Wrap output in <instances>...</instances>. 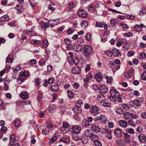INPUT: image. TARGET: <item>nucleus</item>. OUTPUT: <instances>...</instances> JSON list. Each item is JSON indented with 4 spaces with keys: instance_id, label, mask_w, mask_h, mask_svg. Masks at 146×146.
Segmentation results:
<instances>
[{
    "instance_id": "obj_1",
    "label": "nucleus",
    "mask_w": 146,
    "mask_h": 146,
    "mask_svg": "<svg viewBox=\"0 0 146 146\" xmlns=\"http://www.w3.org/2000/svg\"><path fill=\"white\" fill-rule=\"evenodd\" d=\"M68 54L70 56L68 58L69 63L72 65H73V64L75 65L78 64L79 62V60L75 53L73 54L72 52H69Z\"/></svg>"
},
{
    "instance_id": "obj_2",
    "label": "nucleus",
    "mask_w": 146,
    "mask_h": 146,
    "mask_svg": "<svg viewBox=\"0 0 146 146\" xmlns=\"http://www.w3.org/2000/svg\"><path fill=\"white\" fill-rule=\"evenodd\" d=\"M111 96L108 97L109 99L111 100L115 101L116 99L119 95V93L114 89H111L110 91Z\"/></svg>"
},
{
    "instance_id": "obj_3",
    "label": "nucleus",
    "mask_w": 146,
    "mask_h": 146,
    "mask_svg": "<svg viewBox=\"0 0 146 146\" xmlns=\"http://www.w3.org/2000/svg\"><path fill=\"white\" fill-rule=\"evenodd\" d=\"M92 51L93 48L91 46L86 45L84 48L83 53L85 56L87 57L92 52Z\"/></svg>"
},
{
    "instance_id": "obj_4",
    "label": "nucleus",
    "mask_w": 146,
    "mask_h": 146,
    "mask_svg": "<svg viewBox=\"0 0 146 146\" xmlns=\"http://www.w3.org/2000/svg\"><path fill=\"white\" fill-rule=\"evenodd\" d=\"M90 111L92 114L94 115H97L100 113L99 108L96 106H93L90 108Z\"/></svg>"
},
{
    "instance_id": "obj_5",
    "label": "nucleus",
    "mask_w": 146,
    "mask_h": 146,
    "mask_svg": "<svg viewBox=\"0 0 146 146\" xmlns=\"http://www.w3.org/2000/svg\"><path fill=\"white\" fill-rule=\"evenodd\" d=\"M72 132H74L76 133H79L81 129V127L77 125H74L72 127Z\"/></svg>"
},
{
    "instance_id": "obj_6",
    "label": "nucleus",
    "mask_w": 146,
    "mask_h": 146,
    "mask_svg": "<svg viewBox=\"0 0 146 146\" xmlns=\"http://www.w3.org/2000/svg\"><path fill=\"white\" fill-rule=\"evenodd\" d=\"M77 14L78 16L83 18H85L88 16L87 13L82 9H80L78 11Z\"/></svg>"
},
{
    "instance_id": "obj_7",
    "label": "nucleus",
    "mask_w": 146,
    "mask_h": 146,
    "mask_svg": "<svg viewBox=\"0 0 146 146\" xmlns=\"http://www.w3.org/2000/svg\"><path fill=\"white\" fill-rule=\"evenodd\" d=\"M72 74H78L81 72V69L78 66H76L72 70Z\"/></svg>"
},
{
    "instance_id": "obj_8",
    "label": "nucleus",
    "mask_w": 146,
    "mask_h": 146,
    "mask_svg": "<svg viewBox=\"0 0 146 146\" xmlns=\"http://www.w3.org/2000/svg\"><path fill=\"white\" fill-rule=\"evenodd\" d=\"M92 130L95 132L98 133L100 131V129L98 126L96 124H93L91 126Z\"/></svg>"
},
{
    "instance_id": "obj_9",
    "label": "nucleus",
    "mask_w": 146,
    "mask_h": 146,
    "mask_svg": "<svg viewBox=\"0 0 146 146\" xmlns=\"http://www.w3.org/2000/svg\"><path fill=\"white\" fill-rule=\"evenodd\" d=\"M133 71V69H131L125 72L124 74V77L127 78H129L132 76Z\"/></svg>"
},
{
    "instance_id": "obj_10",
    "label": "nucleus",
    "mask_w": 146,
    "mask_h": 146,
    "mask_svg": "<svg viewBox=\"0 0 146 146\" xmlns=\"http://www.w3.org/2000/svg\"><path fill=\"white\" fill-rule=\"evenodd\" d=\"M20 96L23 100L27 99L29 97L28 93L25 91H23L20 94Z\"/></svg>"
},
{
    "instance_id": "obj_11",
    "label": "nucleus",
    "mask_w": 146,
    "mask_h": 146,
    "mask_svg": "<svg viewBox=\"0 0 146 146\" xmlns=\"http://www.w3.org/2000/svg\"><path fill=\"white\" fill-rule=\"evenodd\" d=\"M15 137L13 135H11L9 139L10 141L9 146H16L15 143Z\"/></svg>"
},
{
    "instance_id": "obj_12",
    "label": "nucleus",
    "mask_w": 146,
    "mask_h": 146,
    "mask_svg": "<svg viewBox=\"0 0 146 146\" xmlns=\"http://www.w3.org/2000/svg\"><path fill=\"white\" fill-rule=\"evenodd\" d=\"M114 133L117 137H120L122 136L121 131L119 128L117 129L114 131Z\"/></svg>"
},
{
    "instance_id": "obj_13",
    "label": "nucleus",
    "mask_w": 146,
    "mask_h": 146,
    "mask_svg": "<svg viewBox=\"0 0 146 146\" xmlns=\"http://www.w3.org/2000/svg\"><path fill=\"white\" fill-rule=\"evenodd\" d=\"M72 110L76 114H80L82 112L80 107L75 106L72 108Z\"/></svg>"
},
{
    "instance_id": "obj_14",
    "label": "nucleus",
    "mask_w": 146,
    "mask_h": 146,
    "mask_svg": "<svg viewBox=\"0 0 146 146\" xmlns=\"http://www.w3.org/2000/svg\"><path fill=\"white\" fill-rule=\"evenodd\" d=\"M118 123L121 127L123 128L126 127L127 125V122L124 120H120L118 121Z\"/></svg>"
},
{
    "instance_id": "obj_15",
    "label": "nucleus",
    "mask_w": 146,
    "mask_h": 146,
    "mask_svg": "<svg viewBox=\"0 0 146 146\" xmlns=\"http://www.w3.org/2000/svg\"><path fill=\"white\" fill-rule=\"evenodd\" d=\"M100 91L102 94L106 93L108 92V88L104 85H102L100 87Z\"/></svg>"
},
{
    "instance_id": "obj_16",
    "label": "nucleus",
    "mask_w": 146,
    "mask_h": 146,
    "mask_svg": "<svg viewBox=\"0 0 146 146\" xmlns=\"http://www.w3.org/2000/svg\"><path fill=\"white\" fill-rule=\"evenodd\" d=\"M102 75L101 72H98L95 75V78L96 80L98 82H101L102 80Z\"/></svg>"
},
{
    "instance_id": "obj_17",
    "label": "nucleus",
    "mask_w": 146,
    "mask_h": 146,
    "mask_svg": "<svg viewBox=\"0 0 146 146\" xmlns=\"http://www.w3.org/2000/svg\"><path fill=\"white\" fill-rule=\"evenodd\" d=\"M138 138L139 141L142 143H144L146 141V138L143 134H140Z\"/></svg>"
},
{
    "instance_id": "obj_18",
    "label": "nucleus",
    "mask_w": 146,
    "mask_h": 146,
    "mask_svg": "<svg viewBox=\"0 0 146 146\" xmlns=\"http://www.w3.org/2000/svg\"><path fill=\"white\" fill-rule=\"evenodd\" d=\"M9 20L8 16L5 15L0 17V22L7 21Z\"/></svg>"
},
{
    "instance_id": "obj_19",
    "label": "nucleus",
    "mask_w": 146,
    "mask_h": 146,
    "mask_svg": "<svg viewBox=\"0 0 146 146\" xmlns=\"http://www.w3.org/2000/svg\"><path fill=\"white\" fill-rule=\"evenodd\" d=\"M112 55L115 56H117L119 55H121V54L119 52L118 50L116 48H113L112 50Z\"/></svg>"
},
{
    "instance_id": "obj_20",
    "label": "nucleus",
    "mask_w": 146,
    "mask_h": 146,
    "mask_svg": "<svg viewBox=\"0 0 146 146\" xmlns=\"http://www.w3.org/2000/svg\"><path fill=\"white\" fill-rule=\"evenodd\" d=\"M81 123L82 125L84 127H88L90 125V123L88 122L86 119H83Z\"/></svg>"
},
{
    "instance_id": "obj_21",
    "label": "nucleus",
    "mask_w": 146,
    "mask_h": 146,
    "mask_svg": "<svg viewBox=\"0 0 146 146\" xmlns=\"http://www.w3.org/2000/svg\"><path fill=\"white\" fill-rule=\"evenodd\" d=\"M90 138L92 141L94 142L98 140L99 139L97 135L94 134H92Z\"/></svg>"
},
{
    "instance_id": "obj_22",
    "label": "nucleus",
    "mask_w": 146,
    "mask_h": 146,
    "mask_svg": "<svg viewBox=\"0 0 146 146\" xmlns=\"http://www.w3.org/2000/svg\"><path fill=\"white\" fill-rule=\"evenodd\" d=\"M11 54H9L6 58V62L7 63H11L13 61Z\"/></svg>"
},
{
    "instance_id": "obj_23",
    "label": "nucleus",
    "mask_w": 146,
    "mask_h": 146,
    "mask_svg": "<svg viewBox=\"0 0 146 146\" xmlns=\"http://www.w3.org/2000/svg\"><path fill=\"white\" fill-rule=\"evenodd\" d=\"M85 135L87 137H90L91 136L92 134L91 131L89 129H87L84 132Z\"/></svg>"
},
{
    "instance_id": "obj_24",
    "label": "nucleus",
    "mask_w": 146,
    "mask_h": 146,
    "mask_svg": "<svg viewBox=\"0 0 146 146\" xmlns=\"http://www.w3.org/2000/svg\"><path fill=\"white\" fill-rule=\"evenodd\" d=\"M97 98L98 100L100 102H103L105 99V97L102 95H99L98 96Z\"/></svg>"
},
{
    "instance_id": "obj_25",
    "label": "nucleus",
    "mask_w": 146,
    "mask_h": 146,
    "mask_svg": "<svg viewBox=\"0 0 146 146\" xmlns=\"http://www.w3.org/2000/svg\"><path fill=\"white\" fill-rule=\"evenodd\" d=\"M48 44V42L46 38H44L42 41V45L45 48H46Z\"/></svg>"
},
{
    "instance_id": "obj_26",
    "label": "nucleus",
    "mask_w": 146,
    "mask_h": 146,
    "mask_svg": "<svg viewBox=\"0 0 146 146\" xmlns=\"http://www.w3.org/2000/svg\"><path fill=\"white\" fill-rule=\"evenodd\" d=\"M50 89L52 91L56 92L58 90L59 87L57 85H52L51 86Z\"/></svg>"
},
{
    "instance_id": "obj_27",
    "label": "nucleus",
    "mask_w": 146,
    "mask_h": 146,
    "mask_svg": "<svg viewBox=\"0 0 146 146\" xmlns=\"http://www.w3.org/2000/svg\"><path fill=\"white\" fill-rule=\"evenodd\" d=\"M55 106L54 105H51L49 107L48 110L50 112H52L55 111Z\"/></svg>"
},
{
    "instance_id": "obj_28",
    "label": "nucleus",
    "mask_w": 146,
    "mask_h": 146,
    "mask_svg": "<svg viewBox=\"0 0 146 146\" xmlns=\"http://www.w3.org/2000/svg\"><path fill=\"white\" fill-rule=\"evenodd\" d=\"M60 129L61 132L65 133L69 131V128L61 127H60Z\"/></svg>"
},
{
    "instance_id": "obj_29",
    "label": "nucleus",
    "mask_w": 146,
    "mask_h": 146,
    "mask_svg": "<svg viewBox=\"0 0 146 146\" xmlns=\"http://www.w3.org/2000/svg\"><path fill=\"white\" fill-rule=\"evenodd\" d=\"M19 75L21 76H24L27 77L29 76V73L26 71H21L20 72Z\"/></svg>"
},
{
    "instance_id": "obj_30",
    "label": "nucleus",
    "mask_w": 146,
    "mask_h": 146,
    "mask_svg": "<svg viewBox=\"0 0 146 146\" xmlns=\"http://www.w3.org/2000/svg\"><path fill=\"white\" fill-rule=\"evenodd\" d=\"M106 119L107 118L104 115H101L100 117V120L101 122L105 123Z\"/></svg>"
},
{
    "instance_id": "obj_31",
    "label": "nucleus",
    "mask_w": 146,
    "mask_h": 146,
    "mask_svg": "<svg viewBox=\"0 0 146 146\" xmlns=\"http://www.w3.org/2000/svg\"><path fill=\"white\" fill-rule=\"evenodd\" d=\"M133 103L136 106H140L141 105V102L138 100H135L133 101Z\"/></svg>"
},
{
    "instance_id": "obj_32",
    "label": "nucleus",
    "mask_w": 146,
    "mask_h": 146,
    "mask_svg": "<svg viewBox=\"0 0 146 146\" xmlns=\"http://www.w3.org/2000/svg\"><path fill=\"white\" fill-rule=\"evenodd\" d=\"M92 74L90 73L86 76V77L84 80V81L88 82L89 80L92 78Z\"/></svg>"
},
{
    "instance_id": "obj_33",
    "label": "nucleus",
    "mask_w": 146,
    "mask_h": 146,
    "mask_svg": "<svg viewBox=\"0 0 146 146\" xmlns=\"http://www.w3.org/2000/svg\"><path fill=\"white\" fill-rule=\"evenodd\" d=\"M83 102L82 100L80 99L77 101L75 103V106L80 107L81 105L82 104Z\"/></svg>"
},
{
    "instance_id": "obj_34",
    "label": "nucleus",
    "mask_w": 146,
    "mask_h": 146,
    "mask_svg": "<svg viewBox=\"0 0 146 146\" xmlns=\"http://www.w3.org/2000/svg\"><path fill=\"white\" fill-rule=\"evenodd\" d=\"M120 25L124 30H127L129 29V27L126 24L121 23H120Z\"/></svg>"
},
{
    "instance_id": "obj_35",
    "label": "nucleus",
    "mask_w": 146,
    "mask_h": 146,
    "mask_svg": "<svg viewBox=\"0 0 146 146\" xmlns=\"http://www.w3.org/2000/svg\"><path fill=\"white\" fill-rule=\"evenodd\" d=\"M86 40L89 41H90L92 39V35L90 33H87L86 36Z\"/></svg>"
},
{
    "instance_id": "obj_36",
    "label": "nucleus",
    "mask_w": 146,
    "mask_h": 146,
    "mask_svg": "<svg viewBox=\"0 0 146 146\" xmlns=\"http://www.w3.org/2000/svg\"><path fill=\"white\" fill-rule=\"evenodd\" d=\"M115 112L117 113L120 114H123L124 113V110L121 108H117Z\"/></svg>"
},
{
    "instance_id": "obj_37",
    "label": "nucleus",
    "mask_w": 146,
    "mask_h": 146,
    "mask_svg": "<svg viewBox=\"0 0 146 146\" xmlns=\"http://www.w3.org/2000/svg\"><path fill=\"white\" fill-rule=\"evenodd\" d=\"M130 116V113H126L124 114L123 116L125 119L127 120L129 119Z\"/></svg>"
},
{
    "instance_id": "obj_38",
    "label": "nucleus",
    "mask_w": 146,
    "mask_h": 146,
    "mask_svg": "<svg viewBox=\"0 0 146 146\" xmlns=\"http://www.w3.org/2000/svg\"><path fill=\"white\" fill-rule=\"evenodd\" d=\"M103 131L105 132V133H107V134H111L112 131L110 129H108V128H105L103 129Z\"/></svg>"
},
{
    "instance_id": "obj_39",
    "label": "nucleus",
    "mask_w": 146,
    "mask_h": 146,
    "mask_svg": "<svg viewBox=\"0 0 146 146\" xmlns=\"http://www.w3.org/2000/svg\"><path fill=\"white\" fill-rule=\"evenodd\" d=\"M68 96L69 98H72L74 96V93L70 90H68L67 91Z\"/></svg>"
},
{
    "instance_id": "obj_40",
    "label": "nucleus",
    "mask_w": 146,
    "mask_h": 146,
    "mask_svg": "<svg viewBox=\"0 0 146 146\" xmlns=\"http://www.w3.org/2000/svg\"><path fill=\"white\" fill-rule=\"evenodd\" d=\"M125 131L131 134H133L134 133V130L132 128H128L126 129Z\"/></svg>"
},
{
    "instance_id": "obj_41",
    "label": "nucleus",
    "mask_w": 146,
    "mask_h": 146,
    "mask_svg": "<svg viewBox=\"0 0 146 146\" xmlns=\"http://www.w3.org/2000/svg\"><path fill=\"white\" fill-rule=\"evenodd\" d=\"M88 25V23L86 21H84L82 22L81 26L82 28H85Z\"/></svg>"
},
{
    "instance_id": "obj_42",
    "label": "nucleus",
    "mask_w": 146,
    "mask_h": 146,
    "mask_svg": "<svg viewBox=\"0 0 146 146\" xmlns=\"http://www.w3.org/2000/svg\"><path fill=\"white\" fill-rule=\"evenodd\" d=\"M14 124L16 127H19L21 125V123L19 120H16L14 121Z\"/></svg>"
},
{
    "instance_id": "obj_43",
    "label": "nucleus",
    "mask_w": 146,
    "mask_h": 146,
    "mask_svg": "<svg viewBox=\"0 0 146 146\" xmlns=\"http://www.w3.org/2000/svg\"><path fill=\"white\" fill-rule=\"evenodd\" d=\"M120 41L121 42L122 44H126L128 46H129V43L127 42V40L125 38H123L120 40Z\"/></svg>"
},
{
    "instance_id": "obj_44",
    "label": "nucleus",
    "mask_w": 146,
    "mask_h": 146,
    "mask_svg": "<svg viewBox=\"0 0 146 146\" xmlns=\"http://www.w3.org/2000/svg\"><path fill=\"white\" fill-rule=\"evenodd\" d=\"M106 78L107 80V82L108 83H111L112 82L113 79L112 77L106 76Z\"/></svg>"
},
{
    "instance_id": "obj_45",
    "label": "nucleus",
    "mask_w": 146,
    "mask_h": 146,
    "mask_svg": "<svg viewBox=\"0 0 146 146\" xmlns=\"http://www.w3.org/2000/svg\"><path fill=\"white\" fill-rule=\"evenodd\" d=\"M96 27L100 28L103 27V22L102 23L98 22H96Z\"/></svg>"
},
{
    "instance_id": "obj_46",
    "label": "nucleus",
    "mask_w": 146,
    "mask_h": 146,
    "mask_svg": "<svg viewBox=\"0 0 146 146\" xmlns=\"http://www.w3.org/2000/svg\"><path fill=\"white\" fill-rule=\"evenodd\" d=\"M64 42L67 45L70 46L71 44V41L68 38H66L64 39Z\"/></svg>"
},
{
    "instance_id": "obj_47",
    "label": "nucleus",
    "mask_w": 146,
    "mask_h": 146,
    "mask_svg": "<svg viewBox=\"0 0 146 146\" xmlns=\"http://www.w3.org/2000/svg\"><path fill=\"white\" fill-rule=\"evenodd\" d=\"M95 8L93 6L91 5L88 9V11L90 13H92L95 10Z\"/></svg>"
},
{
    "instance_id": "obj_48",
    "label": "nucleus",
    "mask_w": 146,
    "mask_h": 146,
    "mask_svg": "<svg viewBox=\"0 0 146 146\" xmlns=\"http://www.w3.org/2000/svg\"><path fill=\"white\" fill-rule=\"evenodd\" d=\"M39 41L37 40H32L31 41L30 43L31 44H39Z\"/></svg>"
},
{
    "instance_id": "obj_49",
    "label": "nucleus",
    "mask_w": 146,
    "mask_h": 146,
    "mask_svg": "<svg viewBox=\"0 0 146 146\" xmlns=\"http://www.w3.org/2000/svg\"><path fill=\"white\" fill-rule=\"evenodd\" d=\"M42 96L41 94H40L38 95L37 97V100L38 102L40 103V105L41 104L40 100L42 99Z\"/></svg>"
},
{
    "instance_id": "obj_50",
    "label": "nucleus",
    "mask_w": 146,
    "mask_h": 146,
    "mask_svg": "<svg viewBox=\"0 0 146 146\" xmlns=\"http://www.w3.org/2000/svg\"><path fill=\"white\" fill-rule=\"evenodd\" d=\"M134 27L137 31H140L141 30V27L139 25H135Z\"/></svg>"
},
{
    "instance_id": "obj_51",
    "label": "nucleus",
    "mask_w": 146,
    "mask_h": 146,
    "mask_svg": "<svg viewBox=\"0 0 146 146\" xmlns=\"http://www.w3.org/2000/svg\"><path fill=\"white\" fill-rule=\"evenodd\" d=\"M40 83V79L39 78H36L35 80V84L36 86L39 85Z\"/></svg>"
},
{
    "instance_id": "obj_52",
    "label": "nucleus",
    "mask_w": 146,
    "mask_h": 146,
    "mask_svg": "<svg viewBox=\"0 0 146 146\" xmlns=\"http://www.w3.org/2000/svg\"><path fill=\"white\" fill-rule=\"evenodd\" d=\"M110 23L111 24L115 25L117 23V20L115 19H111L110 21Z\"/></svg>"
},
{
    "instance_id": "obj_53",
    "label": "nucleus",
    "mask_w": 146,
    "mask_h": 146,
    "mask_svg": "<svg viewBox=\"0 0 146 146\" xmlns=\"http://www.w3.org/2000/svg\"><path fill=\"white\" fill-rule=\"evenodd\" d=\"M60 141L65 143H68L69 142L70 140L68 138H62L61 139Z\"/></svg>"
},
{
    "instance_id": "obj_54",
    "label": "nucleus",
    "mask_w": 146,
    "mask_h": 146,
    "mask_svg": "<svg viewBox=\"0 0 146 146\" xmlns=\"http://www.w3.org/2000/svg\"><path fill=\"white\" fill-rule=\"evenodd\" d=\"M63 126L62 127H65V128H69L70 127V125L68 123L66 122H63Z\"/></svg>"
},
{
    "instance_id": "obj_55",
    "label": "nucleus",
    "mask_w": 146,
    "mask_h": 146,
    "mask_svg": "<svg viewBox=\"0 0 146 146\" xmlns=\"http://www.w3.org/2000/svg\"><path fill=\"white\" fill-rule=\"evenodd\" d=\"M94 144L95 146H102V144L101 142L98 140L94 142Z\"/></svg>"
},
{
    "instance_id": "obj_56",
    "label": "nucleus",
    "mask_w": 146,
    "mask_h": 146,
    "mask_svg": "<svg viewBox=\"0 0 146 146\" xmlns=\"http://www.w3.org/2000/svg\"><path fill=\"white\" fill-rule=\"evenodd\" d=\"M106 55L109 56H111L112 55V52L110 51H107L105 52Z\"/></svg>"
},
{
    "instance_id": "obj_57",
    "label": "nucleus",
    "mask_w": 146,
    "mask_h": 146,
    "mask_svg": "<svg viewBox=\"0 0 146 146\" xmlns=\"http://www.w3.org/2000/svg\"><path fill=\"white\" fill-rule=\"evenodd\" d=\"M141 78L143 80H146V72H144L141 75Z\"/></svg>"
},
{
    "instance_id": "obj_58",
    "label": "nucleus",
    "mask_w": 146,
    "mask_h": 146,
    "mask_svg": "<svg viewBox=\"0 0 146 146\" xmlns=\"http://www.w3.org/2000/svg\"><path fill=\"white\" fill-rule=\"evenodd\" d=\"M45 62L42 60H40L38 62L39 65L41 66H42L45 64Z\"/></svg>"
},
{
    "instance_id": "obj_59",
    "label": "nucleus",
    "mask_w": 146,
    "mask_h": 146,
    "mask_svg": "<svg viewBox=\"0 0 146 146\" xmlns=\"http://www.w3.org/2000/svg\"><path fill=\"white\" fill-rule=\"evenodd\" d=\"M7 130V128L5 126H3L1 128L0 131L2 132H5Z\"/></svg>"
},
{
    "instance_id": "obj_60",
    "label": "nucleus",
    "mask_w": 146,
    "mask_h": 146,
    "mask_svg": "<svg viewBox=\"0 0 146 146\" xmlns=\"http://www.w3.org/2000/svg\"><path fill=\"white\" fill-rule=\"evenodd\" d=\"M136 131L140 133H141L143 131V128L141 126H139L137 127Z\"/></svg>"
},
{
    "instance_id": "obj_61",
    "label": "nucleus",
    "mask_w": 146,
    "mask_h": 146,
    "mask_svg": "<svg viewBox=\"0 0 146 146\" xmlns=\"http://www.w3.org/2000/svg\"><path fill=\"white\" fill-rule=\"evenodd\" d=\"M54 79L53 78H50L48 79V83L52 84L54 82Z\"/></svg>"
},
{
    "instance_id": "obj_62",
    "label": "nucleus",
    "mask_w": 146,
    "mask_h": 146,
    "mask_svg": "<svg viewBox=\"0 0 146 146\" xmlns=\"http://www.w3.org/2000/svg\"><path fill=\"white\" fill-rule=\"evenodd\" d=\"M128 123L129 124L133 126L134 127H136V125L134 123L133 121L131 120H129L128 121Z\"/></svg>"
},
{
    "instance_id": "obj_63",
    "label": "nucleus",
    "mask_w": 146,
    "mask_h": 146,
    "mask_svg": "<svg viewBox=\"0 0 146 146\" xmlns=\"http://www.w3.org/2000/svg\"><path fill=\"white\" fill-rule=\"evenodd\" d=\"M145 56H146L144 52H142L140 54V57L141 59L144 58Z\"/></svg>"
},
{
    "instance_id": "obj_64",
    "label": "nucleus",
    "mask_w": 146,
    "mask_h": 146,
    "mask_svg": "<svg viewBox=\"0 0 146 146\" xmlns=\"http://www.w3.org/2000/svg\"><path fill=\"white\" fill-rule=\"evenodd\" d=\"M141 116L143 119H146V112H144L141 114Z\"/></svg>"
}]
</instances>
